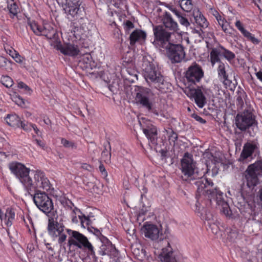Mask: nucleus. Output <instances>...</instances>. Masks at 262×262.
<instances>
[{"instance_id":"1","label":"nucleus","mask_w":262,"mask_h":262,"mask_svg":"<svg viewBox=\"0 0 262 262\" xmlns=\"http://www.w3.org/2000/svg\"><path fill=\"white\" fill-rule=\"evenodd\" d=\"M68 18L75 21L73 23V32L78 35H83L89 30L90 23L86 16L82 0H59Z\"/></svg>"},{"instance_id":"2","label":"nucleus","mask_w":262,"mask_h":262,"mask_svg":"<svg viewBox=\"0 0 262 262\" xmlns=\"http://www.w3.org/2000/svg\"><path fill=\"white\" fill-rule=\"evenodd\" d=\"M197 187V195H204L211 202L215 201L218 205H223V203H227L223 199V193L213 188V183L209 182L206 178H202L194 182Z\"/></svg>"},{"instance_id":"3","label":"nucleus","mask_w":262,"mask_h":262,"mask_svg":"<svg viewBox=\"0 0 262 262\" xmlns=\"http://www.w3.org/2000/svg\"><path fill=\"white\" fill-rule=\"evenodd\" d=\"M262 172V161L258 160L249 165L244 172L241 186L242 194L249 193L258 184V176Z\"/></svg>"},{"instance_id":"4","label":"nucleus","mask_w":262,"mask_h":262,"mask_svg":"<svg viewBox=\"0 0 262 262\" xmlns=\"http://www.w3.org/2000/svg\"><path fill=\"white\" fill-rule=\"evenodd\" d=\"M181 170L183 176L182 178L185 181H191L203 178L200 177L197 171L195 162L192 159V156L186 152L184 154L183 159L181 160Z\"/></svg>"},{"instance_id":"5","label":"nucleus","mask_w":262,"mask_h":262,"mask_svg":"<svg viewBox=\"0 0 262 262\" xmlns=\"http://www.w3.org/2000/svg\"><path fill=\"white\" fill-rule=\"evenodd\" d=\"M25 187L29 193L31 194L33 191L36 192L38 191L36 190L37 189H42L44 190L49 191L51 188V185L45 173L37 170L34 172L33 180L30 177Z\"/></svg>"},{"instance_id":"6","label":"nucleus","mask_w":262,"mask_h":262,"mask_svg":"<svg viewBox=\"0 0 262 262\" xmlns=\"http://www.w3.org/2000/svg\"><path fill=\"white\" fill-rule=\"evenodd\" d=\"M67 231L71 236L68 241L69 246L73 245L79 248H84L88 251L89 254L91 255L93 258H95L93 247L85 236L79 232L71 229H67Z\"/></svg>"},{"instance_id":"7","label":"nucleus","mask_w":262,"mask_h":262,"mask_svg":"<svg viewBox=\"0 0 262 262\" xmlns=\"http://www.w3.org/2000/svg\"><path fill=\"white\" fill-rule=\"evenodd\" d=\"M253 109L248 108L243 112L238 114L235 118V125L241 131H245L250 127L256 125L255 116L253 114Z\"/></svg>"},{"instance_id":"8","label":"nucleus","mask_w":262,"mask_h":262,"mask_svg":"<svg viewBox=\"0 0 262 262\" xmlns=\"http://www.w3.org/2000/svg\"><path fill=\"white\" fill-rule=\"evenodd\" d=\"M135 100L137 104L146 108L148 111L152 110V102L151 98L154 93L150 89L143 86H138L136 90Z\"/></svg>"},{"instance_id":"9","label":"nucleus","mask_w":262,"mask_h":262,"mask_svg":"<svg viewBox=\"0 0 262 262\" xmlns=\"http://www.w3.org/2000/svg\"><path fill=\"white\" fill-rule=\"evenodd\" d=\"M62 219L58 221L57 219L55 220L53 217H49L48 220V230L49 234L53 237L58 238V243L61 244L67 238V235L63 233L64 229V225L61 222Z\"/></svg>"},{"instance_id":"10","label":"nucleus","mask_w":262,"mask_h":262,"mask_svg":"<svg viewBox=\"0 0 262 262\" xmlns=\"http://www.w3.org/2000/svg\"><path fill=\"white\" fill-rule=\"evenodd\" d=\"M33 201L37 208L45 214L50 213L54 208L52 200L45 192L36 191Z\"/></svg>"},{"instance_id":"11","label":"nucleus","mask_w":262,"mask_h":262,"mask_svg":"<svg viewBox=\"0 0 262 262\" xmlns=\"http://www.w3.org/2000/svg\"><path fill=\"white\" fill-rule=\"evenodd\" d=\"M163 49L166 50L167 57L172 63H180L185 60V53L182 45L170 43Z\"/></svg>"},{"instance_id":"12","label":"nucleus","mask_w":262,"mask_h":262,"mask_svg":"<svg viewBox=\"0 0 262 262\" xmlns=\"http://www.w3.org/2000/svg\"><path fill=\"white\" fill-rule=\"evenodd\" d=\"M157 244L162 247V251L158 256L161 262H177L174 251L167 238L160 237L156 246Z\"/></svg>"},{"instance_id":"13","label":"nucleus","mask_w":262,"mask_h":262,"mask_svg":"<svg viewBox=\"0 0 262 262\" xmlns=\"http://www.w3.org/2000/svg\"><path fill=\"white\" fill-rule=\"evenodd\" d=\"M158 67H146L144 69V77L155 82L156 88L162 92H165L164 86L168 83L165 81L160 73L158 71Z\"/></svg>"},{"instance_id":"14","label":"nucleus","mask_w":262,"mask_h":262,"mask_svg":"<svg viewBox=\"0 0 262 262\" xmlns=\"http://www.w3.org/2000/svg\"><path fill=\"white\" fill-rule=\"evenodd\" d=\"M9 168L21 182L24 186L28 182L30 178V169L27 168L24 164L17 162H13L9 164Z\"/></svg>"},{"instance_id":"15","label":"nucleus","mask_w":262,"mask_h":262,"mask_svg":"<svg viewBox=\"0 0 262 262\" xmlns=\"http://www.w3.org/2000/svg\"><path fill=\"white\" fill-rule=\"evenodd\" d=\"M154 34L157 44L162 50L170 43L169 42L171 33L167 31L162 25L156 26L153 29Z\"/></svg>"},{"instance_id":"16","label":"nucleus","mask_w":262,"mask_h":262,"mask_svg":"<svg viewBox=\"0 0 262 262\" xmlns=\"http://www.w3.org/2000/svg\"><path fill=\"white\" fill-rule=\"evenodd\" d=\"M142 233L145 237L152 241L158 239L160 236V230L154 224H145L141 228Z\"/></svg>"},{"instance_id":"17","label":"nucleus","mask_w":262,"mask_h":262,"mask_svg":"<svg viewBox=\"0 0 262 262\" xmlns=\"http://www.w3.org/2000/svg\"><path fill=\"white\" fill-rule=\"evenodd\" d=\"M187 95L193 97L197 105L202 108L206 103V98L200 89H188L185 91Z\"/></svg>"},{"instance_id":"18","label":"nucleus","mask_w":262,"mask_h":262,"mask_svg":"<svg viewBox=\"0 0 262 262\" xmlns=\"http://www.w3.org/2000/svg\"><path fill=\"white\" fill-rule=\"evenodd\" d=\"M203 72L200 67H189L186 72V77L189 81H199L203 76Z\"/></svg>"},{"instance_id":"19","label":"nucleus","mask_w":262,"mask_h":262,"mask_svg":"<svg viewBox=\"0 0 262 262\" xmlns=\"http://www.w3.org/2000/svg\"><path fill=\"white\" fill-rule=\"evenodd\" d=\"M57 49L64 55L74 56L78 54L79 50L77 46L70 43H64L63 45H57Z\"/></svg>"},{"instance_id":"20","label":"nucleus","mask_w":262,"mask_h":262,"mask_svg":"<svg viewBox=\"0 0 262 262\" xmlns=\"http://www.w3.org/2000/svg\"><path fill=\"white\" fill-rule=\"evenodd\" d=\"M162 21L165 28L168 29L169 30L173 32L178 31L179 28L177 23L173 19L170 14L168 12H165L163 15Z\"/></svg>"},{"instance_id":"21","label":"nucleus","mask_w":262,"mask_h":262,"mask_svg":"<svg viewBox=\"0 0 262 262\" xmlns=\"http://www.w3.org/2000/svg\"><path fill=\"white\" fill-rule=\"evenodd\" d=\"M258 145L255 142H247L244 144L241 154V159L245 160L252 156L253 152L258 149Z\"/></svg>"},{"instance_id":"22","label":"nucleus","mask_w":262,"mask_h":262,"mask_svg":"<svg viewBox=\"0 0 262 262\" xmlns=\"http://www.w3.org/2000/svg\"><path fill=\"white\" fill-rule=\"evenodd\" d=\"M99 253L101 255H108L111 257H116L118 251L112 243L107 242L106 244H102L100 247Z\"/></svg>"},{"instance_id":"23","label":"nucleus","mask_w":262,"mask_h":262,"mask_svg":"<svg viewBox=\"0 0 262 262\" xmlns=\"http://www.w3.org/2000/svg\"><path fill=\"white\" fill-rule=\"evenodd\" d=\"M250 221L254 230L258 231L262 229V207L259 211L254 212Z\"/></svg>"},{"instance_id":"24","label":"nucleus","mask_w":262,"mask_h":262,"mask_svg":"<svg viewBox=\"0 0 262 262\" xmlns=\"http://www.w3.org/2000/svg\"><path fill=\"white\" fill-rule=\"evenodd\" d=\"M146 37L145 32L136 29L129 36L130 44L131 46L134 45L137 42L144 41Z\"/></svg>"},{"instance_id":"25","label":"nucleus","mask_w":262,"mask_h":262,"mask_svg":"<svg viewBox=\"0 0 262 262\" xmlns=\"http://www.w3.org/2000/svg\"><path fill=\"white\" fill-rule=\"evenodd\" d=\"M100 67H83L82 69L86 71L87 76L91 79H95L98 77L101 78L103 75V72L100 69Z\"/></svg>"},{"instance_id":"26","label":"nucleus","mask_w":262,"mask_h":262,"mask_svg":"<svg viewBox=\"0 0 262 262\" xmlns=\"http://www.w3.org/2000/svg\"><path fill=\"white\" fill-rule=\"evenodd\" d=\"M15 219V211L13 209L8 208L5 213L0 210V220H4L8 226H10Z\"/></svg>"},{"instance_id":"27","label":"nucleus","mask_w":262,"mask_h":262,"mask_svg":"<svg viewBox=\"0 0 262 262\" xmlns=\"http://www.w3.org/2000/svg\"><path fill=\"white\" fill-rule=\"evenodd\" d=\"M193 22L195 21L198 25L203 28H206L208 26V23L204 16L198 10L195 12H193Z\"/></svg>"},{"instance_id":"28","label":"nucleus","mask_w":262,"mask_h":262,"mask_svg":"<svg viewBox=\"0 0 262 262\" xmlns=\"http://www.w3.org/2000/svg\"><path fill=\"white\" fill-rule=\"evenodd\" d=\"M232 73V72H229L228 70H226L224 67H219V77L226 86H230L231 83V80L229 79V75L231 74Z\"/></svg>"},{"instance_id":"29","label":"nucleus","mask_w":262,"mask_h":262,"mask_svg":"<svg viewBox=\"0 0 262 262\" xmlns=\"http://www.w3.org/2000/svg\"><path fill=\"white\" fill-rule=\"evenodd\" d=\"M212 13L217 20L219 25L221 27L222 30L226 33L231 34L232 32L230 31V29H228L227 27L229 26L226 21L222 18V16L219 12L215 9H211Z\"/></svg>"},{"instance_id":"30","label":"nucleus","mask_w":262,"mask_h":262,"mask_svg":"<svg viewBox=\"0 0 262 262\" xmlns=\"http://www.w3.org/2000/svg\"><path fill=\"white\" fill-rule=\"evenodd\" d=\"M5 120L9 125L14 127H20V123L21 121L16 114L8 115Z\"/></svg>"},{"instance_id":"31","label":"nucleus","mask_w":262,"mask_h":262,"mask_svg":"<svg viewBox=\"0 0 262 262\" xmlns=\"http://www.w3.org/2000/svg\"><path fill=\"white\" fill-rule=\"evenodd\" d=\"M42 35L46 36L48 39H52L55 37L56 30L49 24L43 26Z\"/></svg>"},{"instance_id":"32","label":"nucleus","mask_w":262,"mask_h":262,"mask_svg":"<svg viewBox=\"0 0 262 262\" xmlns=\"http://www.w3.org/2000/svg\"><path fill=\"white\" fill-rule=\"evenodd\" d=\"M143 131L147 138L150 140L151 142L154 141L156 139L157 133L156 128L148 126L146 128H143Z\"/></svg>"},{"instance_id":"33","label":"nucleus","mask_w":262,"mask_h":262,"mask_svg":"<svg viewBox=\"0 0 262 262\" xmlns=\"http://www.w3.org/2000/svg\"><path fill=\"white\" fill-rule=\"evenodd\" d=\"M178 19L180 24L186 28L190 26V22L193 23L192 17H189V16L185 14H182Z\"/></svg>"},{"instance_id":"34","label":"nucleus","mask_w":262,"mask_h":262,"mask_svg":"<svg viewBox=\"0 0 262 262\" xmlns=\"http://www.w3.org/2000/svg\"><path fill=\"white\" fill-rule=\"evenodd\" d=\"M220 55L222 56V57L225 58L229 61L234 59L235 57V54L233 52L226 49L223 47L221 48Z\"/></svg>"},{"instance_id":"35","label":"nucleus","mask_w":262,"mask_h":262,"mask_svg":"<svg viewBox=\"0 0 262 262\" xmlns=\"http://www.w3.org/2000/svg\"><path fill=\"white\" fill-rule=\"evenodd\" d=\"M179 3L181 8L186 12H190L193 8L191 0H180Z\"/></svg>"},{"instance_id":"36","label":"nucleus","mask_w":262,"mask_h":262,"mask_svg":"<svg viewBox=\"0 0 262 262\" xmlns=\"http://www.w3.org/2000/svg\"><path fill=\"white\" fill-rule=\"evenodd\" d=\"M2 1L4 3H8V9L11 14H13V16H15L17 14L18 7L16 4L13 2V0H11V3L8 2V0Z\"/></svg>"},{"instance_id":"37","label":"nucleus","mask_w":262,"mask_h":262,"mask_svg":"<svg viewBox=\"0 0 262 262\" xmlns=\"http://www.w3.org/2000/svg\"><path fill=\"white\" fill-rule=\"evenodd\" d=\"M222 56L220 55V51L213 49L210 53L211 62L212 64L220 61Z\"/></svg>"},{"instance_id":"38","label":"nucleus","mask_w":262,"mask_h":262,"mask_svg":"<svg viewBox=\"0 0 262 262\" xmlns=\"http://www.w3.org/2000/svg\"><path fill=\"white\" fill-rule=\"evenodd\" d=\"M1 82L7 88H10L13 84V80L8 76H3L1 79Z\"/></svg>"},{"instance_id":"39","label":"nucleus","mask_w":262,"mask_h":262,"mask_svg":"<svg viewBox=\"0 0 262 262\" xmlns=\"http://www.w3.org/2000/svg\"><path fill=\"white\" fill-rule=\"evenodd\" d=\"M196 211L200 213V216L202 220L209 221L212 217L211 214L205 209H202L201 211H200V208H199L196 209Z\"/></svg>"},{"instance_id":"40","label":"nucleus","mask_w":262,"mask_h":262,"mask_svg":"<svg viewBox=\"0 0 262 262\" xmlns=\"http://www.w3.org/2000/svg\"><path fill=\"white\" fill-rule=\"evenodd\" d=\"M78 217L80 220L81 226L84 228L86 227L89 228V226L91 224V221L89 218L84 215H78Z\"/></svg>"},{"instance_id":"41","label":"nucleus","mask_w":262,"mask_h":262,"mask_svg":"<svg viewBox=\"0 0 262 262\" xmlns=\"http://www.w3.org/2000/svg\"><path fill=\"white\" fill-rule=\"evenodd\" d=\"M17 86L19 89H23L24 92L29 95H31L32 90L26 84L22 81H17Z\"/></svg>"},{"instance_id":"42","label":"nucleus","mask_w":262,"mask_h":262,"mask_svg":"<svg viewBox=\"0 0 262 262\" xmlns=\"http://www.w3.org/2000/svg\"><path fill=\"white\" fill-rule=\"evenodd\" d=\"M243 35L247 38L248 40L251 41L253 43L257 45L259 43L260 41L251 33L247 31Z\"/></svg>"},{"instance_id":"43","label":"nucleus","mask_w":262,"mask_h":262,"mask_svg":"<svg viewBox=\"0 0 262 262\" xmlns=\"http://www.w3.org/2000/svg\"><path fill=\"white\" fill-rule=\"evenodd\" d=\"M92 62V57L90 54H86L79 60L80 64L91 65Z\"/></svg>"},{"instance_id":"44","label":"nucleus","mask_w":262,"mask_h":262,"mask_svg":"<svg viewBox=\"0 0 262 262\" xmlns=\"http://www.w3.org/2000/svg\"><path fill=\"white\" fill-rule=\"evenodd\" d=\"M221 206L222 207L221 210L224 213V214L226 215V216H230L231 212L229 208V206L227 203H223V205Z\"/></svg>"},{"instance_id":"45","label":"nucleus","mask_w":262,"mask_h":262,"mask_svg":"<svg viewBox=\"0 0 262 262\" xmlns=\"http://www.w3.org/2000/svg\"><path fill=\"white\" fill-rule=\"evenodd\" d=\"M12 99L18 105L23 106L25 105L24 100L20 96L15 95Z\"/></svg>"},{"instance_id":"46","label":"nucleus","mask_w":262,"mask_h":262,"mask_svg":"<svg viewBox=\"0 0 262 262\" xmlns=\"http://www.w3.org/2000/svg\"><path fill=\"white\" fill-rule=\"evenodd\" d=\"M29 26L30 27L31 29L33 31V32L36 35H38L40 33V32L38 31V24L35 22H30L29 24Z\"/></svg>"},{"instance_id":"47","label":"nucleus","mask_w":262,"mask_h":262,"mask_svg":"<svg viewBox=\"0 0 262 262\" xmlns=\"http://www.w3.org/2000/svg\"><path fill=\"white\" fill-rule=\"evenodd\" d=\"M14 54H12L11 56L15 60V61L18 63H23V60H24V58L21 57L18 53H17L15 51H14Z\"/></svg>"},{"instance_id":"48","label":"nucleus","mask_w":262,"mask_h":262,"mask_svg":"<svg viewBox=\"0 0 262 262\" xmlns=\"http://www.w3.org/2000/svg\"><path fill=\"white\" fill-rule=\"evenodd\" d=\"M62 144L67 148H75L76 146L74 143L70 142L65 139H61Z\"/></svg>"},{"instance_id":"49","label":"nucleus","mask_w":262,"mask_h":262,"mask_svg":"<svg viewBox=\"0 0 262 262\" xmlns=\"http://www.w3.org/2000/svg\"><path fill=\"white\" fill-rule=\"evenodd\" d=\"M32 125H33L31 124H28V123L26 124L23 121H21V122L20 123V126H21V128L24 130H26L27 132H29L31 130V129L32 128Z\"/></svg>"},{"instance_id":"50","label":"nucleus","mask_w":262,"mask_h":262,"mask_svg":"<svg viewBox=\"0 0 262 262\" xmlns=\"http://www.w3.org/2000/svg\"><path fill=\"white\" fill-rule=\"evenodd\" d=\"M209 158L211 159L212 163H213L214 164L221 163L222 162V158L220 156H217L216 155L214 156L210 155V157H209Z\"/></svg>"},{"instance_id":"51","label":"nucleus","mask_w":262,"mask_h":262,"mask_svg":"<svg viewBox=\"0 0 262 262\" xmlns=\"http://www.w3.org/2000/svg\"><path fill=\"white\" fill-rule=\"evenodd\" d=\"M235 25L236 28L241 32L243 35L247 31V30L245 29V28L243 27L242 24L240 21V20H237Z\"/></svg>"},{"instance_id":"52","label":"nucleus","mask_w":262,"mask_h":262,"mask_svg":"<svg viewBox=\"0 0 262 262\" xmlns=\"http://www.w3.org/2000/svg\"><path fill=\"white\" fill-rule=\"evenodd\" d=\"M8 64H12L11 61L7 60L3 56H0V66H5Z\"/></svg>"},{"instance_id":"53","label":"nucleus","mask_w":262,"mask_h":262,"mask_svg":"<svg viewBox=\"0 0 262 262\" xmlns=\"http://www.w3.org/2000/svg\"><path fill=\"white\" fill-rule=\"evenodd\" d=\"M99 168L103 177L104 178L106 177L107 176V173L104 165L102 164H100L99 166Z\"/></svg>"},{"instance_id":"54","label":"nucleus","mask_w":262,"mask_h":262,"mask_svg":"<svg viewBox=\"0 0 262 262\" xmlns=\"http://www.w3.org/2000/svg\"><path fill=\"white\" fill-rule=\"evenodd\" d=\"M192 117L195 119L196 121L200 122L201 123L204 124L206 122L205 120L203 119L202 117H201L200 116L193 114L192 115Z\"/></svg>"},{"instance_id":"55","label":"nucleus","mask_w":262,"mask_h":262,"mask_svg":"<svg viewBox=\"0 0 262 262\" xmlns=\"http://www.w3.org/2000/svg\"><path fill=\"white\" fill-rule=\"evenodd\" d=\"M177 134L172 130L171 132V134L169 136V139L172 141L173 142H175L177 140Z\"/></svg>"},{"instance_id":"56","label":"nucleus","mask_w":262,"mask_h":262,"mask_svg":"<svg viewBox=\"0 0 262 262\" xmlns=\"http://www.w3.org/2000/svg\"><path fill=\"white\" fill-rule=\"evenodd\" d=\"M134 27L133 23L130 20H126L125 23V28L126 30H129Z\"/></svg>"},{"instance_id":"57","label":"nucleus","mask_w":262,"mask_h":262,"mask_svg":"<svg viewBox=\"0 0 262 262\" xmlns=\"http://www.w3.org/2000/svg\"><path fill=\"white\" fill-rule=\"evenodd\" d=\"M34 141L39 146L41 147L43 149H46V145L42 141L36 139H35Z\"/></svg>"},{"instance_id":"58","label":"nucleus","mask_w":262,"mask_h":262,"mask_svg":"<svg viewBox=\"0 0 262 262\" xmlns=\"http://www.w3.org/2000/svg\"><path fill=\"white\" fill-rule=\"evenodd\" d=\"M81 168L89 171H91L93 169L92 166L86 163L83 164L81 165Z\"/></svg>"},{"instance_id":"59","label":"nucleus","mask_w":262,"mask_h":262,"mask_svg":"<svg viewBox=\"0 0 262 262\" xmlns=\"http://www.w3.org/2000/svg\"><path fill=\"white\" fill-rule=\"evenodd\" d=\"M236 101L237 105H239L241 107H242L243 105H244V101L241 96H239L237 97Z\"/></svg>"},{"instance_id":"60","label":"nucleus","mask_w":262,"mask_h":262,"mask_svg":"<svg viewBox=\"0 0 262 262\" xmlns=\"http://www.w3.org/2000/svg\"><path fill=\"white\" fill-rule=\"evenodd\" d=\"M34 248V246L32 243H29L28 244L27 248L28 252L30 253L32 252Z\"/></svg>"},{"instance_id":"61","label":"nucleus","mask_w":262,"mask_h":262,"mask_svg":"<svg viewBox=\"0 0 262 262\" xmlns=\"http://www.w3.org/2000/svg\"><path fill=\"white\" fill-rule=\"evenodd\" d=\"M170 10L179 18L182 14L174 8H170Z\"/></svg>"},{"instance_id":"62","label":"nucleus","mask_w":262,"mask_h":262,"mask_svg":"<svg viewBox=\"0 0 262 262\" xmlns=\"http://www.w3.org/2000/svg\"><path fill=\"white\" fill-rule=\"evenodd\" d=\"M92 189L93 191L97 193L100 192L99 187L96 184L93 185Z\"/></svg>"},{"instance_id":"63","label":"nucleus","mask_w":262,"mask_h":262,"mask_svg":"<svg viewBox=\"0 0 262 262\" xmlns=\"http://www.w3.org/2000/svg\"><path fill=\"white\" fill-rule=\"evenodd\" d=\"M255 2V4L257 5L259 9L262 8V0H254Z\"/></svg>"},{"instance_id":"64","label":"nucleus","mask_w":262,"mask_h":262,"mask_svg":"<svg viewBox=\"0 0 262 262\" xmlns=\"http://www.w3.org/2000/svg\"><path fill=\"white\" fill-rule=\"evenodd\" d=\"M256 75L257 78L262 82V72L259 71L256 73Z\"/></svg>"}]
</instances>
